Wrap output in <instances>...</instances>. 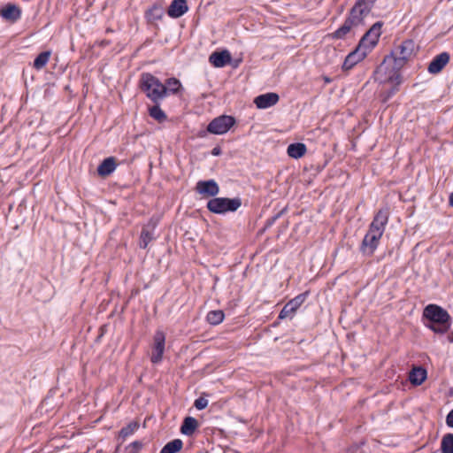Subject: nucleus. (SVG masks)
<instances>
[{
	"label": "nucleus",
	"instance_id": "nucleus-1",
	"mask_svg": "<svg viewBox=\"0 0 453 453\" xmlns=\"http://www.w3.org/2000/svg\"><path fill=\"white\" fill-rule=\"evenodd\" d=\"M425 326L434 334H444L451 326V317L449 312L437 304H428L423 310Z\"/></svg>",
	"mask_w": 453,
	"mask_h": 453
},
{
	"label": "nucleus",
	"instance_id": "nucleus-2",
	"mask_svg": "<svg viewBox=\"0 0 453 453\" xmlns=\"http://www.w3.org/2000/svg\"><path fill=\"white\" fill-rule=\"evenodd\" d=\"M402 68H397L394 65L386 64L382 62L374 72V80L381 84L390 82L393 83V88L387 91L383 95V102H387L391 96H393L398 90L399 86L403 81L402 75L400 73V70Z\"/></svg>",
	"mask_w": 453,
	"mask_h": 453
},
{
	"label": "nucleus",
	"instance_id": "nucleus-3",
	"mask_svg": "<svg viewBox=\"0 0 453 453\" xmlns=\"http://www.w3.org/2000/svg\"><path fill=\"white\" fill-rule=\"evenodd\" d=\"M139 87L154 104H159L166 97V90L164 87V83L150 73H143L141 74Z\"/></svg>",
	"mask_w": 453,
	"mask_h": 453
},
{
	"label": "nucleus",
	"instance_id": "nucleus-4",
	"mask_svg": "<svg viewBox=\"0 0 453 453\" xmlns=\"http://www.w3.org/2000/svg\"><path fill=\"white\" fill-rule=\"evenodd\" d=\"M415 51V42L408 39L399 44H395L389 55H387L382 62L391 64L397 68H403L412 58Z\"/></svg>",
	"mask_w": 453,
	"mask_h": 453
},
{
	"label": "nucleus",
	"instance_id": "nucleus-5",
	"mask_svg": "<svg viewBox=\"0 0 453 453\" xmlns=\"http://www.w3.org/2000/svg\"><path fill=\"white\" fill-rule=\"evenodd\" d=\"M242 206L240 197H214L207 202L206 208L214 214H226L234 212Z\"/></svg>",
	"mask_w": 453,
	"mask_h": 453
},
{
	"label": "nucleus",
	"instance_id": "nucleus-6",
	"mask_svg": "<svg viewBox=\"0 0 453 453\" xmlns=\"http://www.w3.org/2000/svg\"><path fill=\"white\" fill-rule=\"evenodd\" d=\"M376 0H357L350 9L347 19L355 27L362 25L365 17L371 12Z\"/></svg>",
	"mask_w": 453,
	"mask_h": 453
},
{
	"label": "nucleus",
	"instance_id": "nucleus-7",
	"mask_svg": "<svg viewBox=\"0 0 453 453\" xmlns=\"http://www.w3.org/2000/svg\"><path fill=\"white\" fill-rule=\"evenodd\" d=\"M383 23L378 21L374 23L370 29L363 35L358 45L363 48L367 53H370L372 49L378 44L380 36L381 35V27Z\"/></svg>",
	"mask_w": 453,
	"mask_h": 453
},
{
	"label": "nucleus",
	"instance_id": "nucleus-8",
	"mask_svg": "<svg viewBox=\"0 0 453 453\" xmlns=\"http://www.w3.org/2000/svg\"><path fill=\"white\" fill-rule=\"evenodd\" d=\"M235 124V119L229 115L214 118L207 126V131L213 134H224Z\"/></svg>",
	"mask_w": 453,
	"mask_h": 453
},
{
	"label": "nucleus",
	"instance_id": "nucleus-9",
	"mask_svg": "<svg viewBox=\"0 0 453 453\" xmlns=\"http://www.w3.org/2000/svg\"><path fill=\"white\" fill-rule=\"evenodd\" d=\"M165 348V334L157 329L153 335L150 361L152 364H158L162 361Z\"/></svg>",
	"mask_w": 453,
	"mask_h": 453
},
{
	"label": "nucleus",
	"instance_id": "nucleus-10",
	"mask_svg": "<svg viewBox=\"0 0 453 453\" xmlns=\"http://www.w3.org/2000/svg\"><path fill=\"white\" fill-rule=\"evenodd\" d=\"M382 235L368 229L360 245V251L365 256H372L380 244Z\"/></svg>",
	"mask_w": 453,
	"mask_h": 453
},
{
	"label": "nucleus",
	"instance_id": "nucleus-11",
	"mask_svg": "<svg viewBox=\"0 0 453 453\" xmlns=\"http://www.w3.org/2000/svg\"><path fill=\"white\" fill-rule=\"evenodd\" d=\"M389 219V208L388 206L380 209L374 215L369 229L372 232L383 234Z\"/></svg>",
	"mask_w": 453,
	"mask_h": 453
},
{
	"label": "nucleus",
	"instance_id": "nucleus-12",
	"mask_svg": "<svg viewBox=\"0 0 453 453\" xmlns=\"http://www.w3.org/2000/svg\"><path fill=\"white\" fill-rule=\"evenodd\" d=\"M308 296V293H302L288 301L279 314L280 319H284L291 317L298 310V308L304 303Z\"/></svg>",
	"mask_w": 453,
	"mask_h": 453
},
{
	"label": "nucleus",
	"instance_id": "nucleus-13",
	"mask_svg": "<svg viewBox=\"0 0 453 453\" xmlns=\"http://www.w3.org/2000/svg\"><path fill=\"white\" fill-rule=\"evenodd\" d=\"M368 54L369 53L364 50L362 47L357 45V48L345 58L342 64V70L345 72L351 70L357 64L364 60Z\"/></svg>",
	"mask_w": 453,
	"mask_h": 453
},
{
	"label": "nucleus",
	"instance_id": "nucleus-14",
	"mask_svg": "<svg viewBox=\"0 0 453 453\" xmlns=\"http://www.w3.org/2000/svg\"><path fill=\"white\" fill-rule=\"evenodd\" d=\"M196 191L203 196L214 198L219 193V187L214 180H199Z\"/></svg>",
	"mask_w": 453,
	"mask_h": 453
},
{
	"label": "nucleus",
	"instance_id": "nucleus-15",
	"mask_svg": "<svg viewBox=\"0 0 453 453\" xmlns=\"http://www.w3.org/2000/svg\"><path fill=\"white\" fill-rule=\"evenodd\" d=\"M449 59L450 56L446 51L436 55L429 63L427 71L432 74H437L441 73L443 70V68L448 65Z\"/></svg>",
	"mask_w": 453,
	"mask_h": 453
},
{
	"label": "nucleus",
	"instance_id": "nucleus-16",
	"mask_svg": "<svg viewBox=\"0 0 453 453\" xmlns=\"http://www.w3.org/2000/svg\"><path fill=\"white\" fill-rule=\"evenodd\" d=\"M231 59V54L226 50L222 51H214L209 57V62L217 68L224 67L230 64Z\"/></svg>",
	"mask_w": 453,
	"mask_h": 453
},
{
	"label": "nucleus",
	"instance_id": "nucleus-17",
	"mask_svg": "<svg viewBox=\"0 0 453 453\" xmlns=\"http://www.w3.org/2000/svg\"><path fill=\"white\" fill-rule=\"evenodd\" d=\"M279 99L278 94L270 92L257 96L254 103L258 109H266L275 105Z\"/></svg>",
	"mask_w": 453,
	"mask_h": 453
},
{
	"label": "nucleus",
	"instance_id": "nucleus-18",
	"mask_svg": "<svg viewBox=\"0 0 453 453\" xmlns=\"http://www.w3.org/2000/svg\"><path fill=\"white\" fill-rule=\"evenodd\" d=\"M188 11L186 0H173L168 7L167 14L169 17L177 19L183 16Z\"/></svg>",
	"mask_w": 453,
	"mask_h": 453
},
{
	"label": "nucleus",
	"instance_id": "nucleus-19",
	"mask_svg": "<svg viewBox=\"0 0 453 453\" xmlns=\"http://www.w3.org/2000/svg\"><path fill=\"white\" fill-rule=\"evenodd\" d=\"M117 168L116 158L114 157H109L102 161L97 167V173L101 177L109 176Z\"/></svg>",
	"mask_w": 453,
	"mask_h": 453
},
{
	"label": "nucleus",
	"instance_id": "nucleus-20",
	"mask_svg": "<svg viewBox=\"0 0 453 453\" xmlns=\"http://www.w3.org/2000/svg\"><path fill=\"white\" fill-rule=\"evenodd\" d=\"M427 377V372L421 366H414L409 373V380L414 386H420Z\"/></svg>",
	"mask_w": 453,
	"mask_h": 453
},
{
	"label": "nucleus",
	"instance_id": "nucleus-21",
	"mask_svg": "<svg viewBox=\"0 0 453 453\" xmlns=\"http://www.w3.org/2000/svg\"><path fill=\"white\" fill-rule=\"evenodd\" d=\"M164 16V10L159 4H153L145 12V19L150 24H156Z\"/></svg>",
	"mask_w": 453,
	"mask_h": 453
},
{
	"label": "nucleus",
	"instance_id": "nucleus-22",
	"mask_svg": "<svg viewBox=\"0 0 453 453\" xmlns=\"http://www.w3.org/2000/svg\"><path fill=\"white\" fill-rule=\"evenodd\" d=\"M198 421L193 417H186L180 426V433L191 436L198 428Z\"/></svg>",
	"mask_w": 453,
	"mask_h": 453
},
{
	"label": "nucleus",
	"instance_id": "nucleus-23",
	"mask_svg": "<svg viewBox=\"0 0 453 453\" xmlns=\"http://www.w3.org/2000/svg\"><path fill=\"white\" fill-rule=\"evenodd\" d=\"M287 152L290 157L298 159L306 154L307 148L306 145L302 142L291 143L288 145Z\"/></svg>",
	"mask_w": 453,
	"mask_h": 453
},
{
	"label": "nucleus",
	"instance_id": "nucleus-24",
	"mask_svg": "<svg viewBox=\"0 0 453 453\" xmlns=\"http://www.w3.org/2000/svg\"><path fill=\"white\" fill-rule=\"evenodd\" d=\"M1 15L7 20L16 21L20 18L21 12L16 5L8 4L5 8L2 9Z\"/></svg>",
	"mask_w": 453,
	"mask_h": 453
},
{
	"label": "nucleus",
	"instance_id": "nucleus-25",
	"mask_svg": "<svg viewBox=\"0 0 453 453\" xmlns=\"http://www.w3.org/2000/svg\"><path fill=\"white\" fill-rule=\"evenodd\" d=\"M353 27H356L346 19L344 23L337 30L329 34L328 36L332 39H343Z\"/></svg>",
	"mask_w": 453,
	"mask_h": 453
},
{
	"label": "nucleus",
	"instance_id": "nucleus-26",
	"mask_svg": "<svg viewBox=\"0 0 453 453\" xmlns=\"http://www.w3.org/2000/svg\"><path fill=\"white\" fill-rule=\"evenodd\" d=\"M164 87L166 90V96L169 94H177L182 88L181 82L177 78L172 77L165 80Z\"/></svg>",
	"mask_w": 453,
	"mask_h": 453
},
{
	"label": "nucleus",
	"instance_id": "nucleus-27",
	"mask_svg": "<svg viewBox=\"0 0 453 453\" xmlns=\"http://www.w3.org/2000/svg\"><path fill=\"white\" fill-rule=\"evenodd\" d=\"M225 313L221 310L211 311L206 315V320L210 325L217 326L223 322Z\"/></svg>",
	"mask_w": 453,
	"mask_h": 453
},
{
	"label": "nucleus",
	"instance_id": "nucleus-28",
	"mask_svg": "<svg viewBox=\"0 0 453 453\" xmlns=\"http://www.w3.org/2000/svg\"><path fill=\"white\" fill-rule=\"evenodd\" d=\"M183 447V442L180 439H174L167 442L160 450V453H177Z\"/></svg>",
	"mask_w": 453,
	"mask_h": 453
},
{
	"label": "nucleus",
	"instance_id": "nucleus-29",
	"mask_svg": "<svg viewBox=\"0 0 453 453\" xmlns=\"http://www.w3.org/2000/svg\"><path fill=\"white\" fill-rule=\"evenodd\" d=\"M140 425L137 421H132L127 424L126 426L122 427L119 431V436L123 441L127 437L131 436L134 434V432L139 428Z\"/></svg>",
	"mask_w": 453,
	"mask_h": 453
},
{
	"label": "nucleus",
	"instance_id": "nucleus-30",
	"mask_svg": "<svg viewBox=\"0 0 453 453\" xmlns=\"http://www.w3.org/2000/svg\"><path fill=\"white\" fill-rule=\"evenodd\" d=\"M149 113L151 118H153L154 119L160 123L164 122L167 119L166 114L162 111V109L159 106V104H155L153 106H151L149 109Z\"/></svg>",
	"mask_w": 453,
	"mask_h": 453
},
{
	"label": "nucleus",
	"instance_id": "nucleus-31",
	"mask_svg": "<svg viewBox=\"0 0 453 453\" xmlns=\"http://www.w3.org/2000/svg\"><path fill=\"white\" fill-rule=\"evenodd\" d=\"M441 452L442 453H453V434H448L443 436L441 440Z\"/></svg>",
	"mask_w": 453,
	"mask_h": 453
},
{
	"label": "nucleus",
	"instance_id": "nucleus-32",
	"mask_svg": "<svg viewBox=\"0 0 453 453\" xmlns=\"http://www.w3.org/2000/svg\"><path fill=\"white\" fill-rule=\"evenodd\" d=\"M50 56V51H43L40 53L34 61V67L37 70L42 69L48 63Z\"/></svg>",
	"mask_w": 453,
	"mask_h": 453
},
{
	"label": "nucleus",
	"instance_id": "nucleus-33",
	"mask_svg": "<svg viewBox=\"0 0 453 453\" xmlns=\"http://www.w3.org/2000/svg\"><path fill=\"white\" fill-rule=\"evenodd\" d=\"M152 241V234L147 229H142L140 235L139 246L141 249H146Z\"/></svg>",
	"mask_w": 453,
	"mask_h": 453
},
{
	"label": "nucleus",
	"instance_id": "nucleus-34",
	"mask_svg": "<svg viewBox=\"0 0 453 453\" xmlns=\"http://www.w3.org/2000/svg\"><path fill=\"white\" fill-rule=\"evenodd\" d=\"M142 448V443L138 441H134L126 448V452L127 453H138Z\"/></svg>",
	"mask_w": 453,
	"mask_h": 453
},
{
	"label": "nucleus",
	"instance_id": "nucleus-35",
	"mask_svg": "<svg viewBox=\"0 0 453 453\" xmlns=\"http://www.w3.org/2000/svg\"><path fill=\"white\" fill-rule=\"evenodd\" d=\"M194 406L197 410H200V411L203 410V409H205L208 406V400L202 395V396H200V397H198L197 399L195 400Z\"/></svg>",
	"mask_w": 453,
	"mask_h": 453
},
{
	"label": "nucleus",
	"instance_id": "nucleus-36",
	"mask_svg": "<svg viewBox=\"0 0 453 453\" xmlns=\"http://www.w3.org/2000/svg\"><path fill=\"white\" fill-rule=\"evenodd\" d=\"M446 423L449 427H453V409L447 415Z\"/></svg>",
	"mask_w": 453,
	"mask_h": 453
},
{
	"label": "nucleus",
	"instance_id": "nucleus-37",
	"mask_svg": "<svg viewBox=\"0 0 453 453\" xmlns=\"http://www.w3.org/2000/svg\"><path fill=\"white\" fill-rule=\"evenodd\" d=\"M220 153H221V150H220V149H219V147H216V148H214V149L211 150V154H212L213 156H219V155H220Z\"/></svg>",
	"mask_w": 453,
	"mask_h": 453
},
{
	"label": "nucleus",
	"instance_id": "nucleus-38",
	"mask_svg": "<svg viewBox=\"0 0 453 453\" xmlns=\"http://www.w3.org/2000/svg\"><path fill=\"white\" fill-rule=\"evenodd\" d=\"M449 204L453 207V192L449 196Z\"/></svg>",
	"mask_w": 453,
	"mask_h": 453
}]
</instances>
